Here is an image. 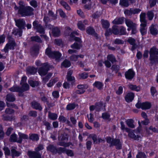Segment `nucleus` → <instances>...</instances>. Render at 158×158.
Wrapping results in <instances>:
<instances>
[{"label":"nucleus","instance_id":"obj_1","mask_svg":"<svg viewBox=\"0 0 158 158\" xmlns=\"http://www.w3.org/2000/svg\"><path fill=\"white\" fill-rule=\"evenodd\" d=\"M19 5L18 13L22 16H29L33 15V9L30 6H25L22 1L19 2Z\"/></svg>","mask_w":158,"mask_h":158},{"label":"nucleus","instance_id":"obj_2","mask_svg":"<svg viewBox=\"0 0 158 158\" xmlns=\"http://www.w3.org/2000/svg\"><path fill=\"white\" fill-rule=\"evenodd\" d=\"M35 63L37 66L42 65L43 66L42 67L39 69L38 71L39 74L41 76L45 75L48 71V64L47 63H45L42 65L40 61L39 60L36 61Z\"/></svg>","mask_w":158,"mask_h":158},{"label":"nucleus","instance_id":"obj_3","mask_svg":"<svg viewBox=\"0 0 158 158\" xmlns=\"http://www.w3.org/2000/svg\"><path fill=\"white\" fill-rule=\"evenodd\" d=\"M74 34L78 35L79 33L77 31H75L72 32L70 35L71 37L73 38L74 40L77 41V42H75L71 46V47L72 48L78 49H80L81 47V39L79 38L74 37L73 35Z\"/></svg>","mask_w":158,"mask_h":158},{"label":"nucleus","instance_id":"obj_4","mask_svg":"<svg viewBox=\"0 0 158 158\" xmlns=\"http://www.w3.org/2000/svg\"><path fill=\"white\" fill-rule=\"evenodd\" d=\"M125 23L126 26L128 27L127 28L128 31L131 30L132 34H135L137 33V25L135 23L129 19H126L125 20Z\"/></svg>","mask_w":158,"mask_h":158},{"label":"nucleus","instance_id":"obj_5","mask_svg":"<svg viewBox=\"0 0 158 158\" xmlns=\"http://www.w3.org/2000/svg\"><path fill=\"white\" fill-rule=\"evenodd\" d=\"M150 60L152 62H158V49L155 47L151 48L149 52Z\"/></svg>","mask_w":158,"mask_h":158},{"label":"nucleus","instance_id":"obj_6","mask_svg":"<svg viewBox=\"0 0 158 158\" xmlns=\"http://www.w3.org/2000/svg\"><path fill=\"white\" fill-rule=\"evenodd\" d=\"M45 53L49 57L55 59L56 60H58L61 56V54L58 52H52L49 48L46 49Z\"/></svg>","mask_w":158,"mask_h":158},{"label":"nucleus","instance_id":"obj_7","mask_svg":"<svg viewBox=\"0 0 158 158\" xmlns=\"http://www.w3.org/2000/svg\"><path fill=\"white\" fill-rule=\"evenodd\" d=\"M107 142L111 145H115L117 149H120L122 148V142L118 139L114 140L110 137H107L106 139Z\"/></svg>","mask_w":158,"mask_h":158},{"label":"nucleus","instance_id":"obj_8","mask_svg":"<svg viewBox=\"0 0 158 158\" xmlns=\"http://www.w3.org/2000/svg\"><path fill=\"white\" fill-rule=\"evenodd\" d=\"M15 46V44L14 40L12 38H10L8 43L6 44L4 49L2 51L4 52L5 53H7L8 52L9 49H13Z\"/></svg>","mask_w":158,"mask_h":158},{"label":"nucleus","instance_id":"obj_9","mask_svg":"<svg viewBox=\"0 0 158 158\" xmlns=\"http://www.w3.org/2000/svg\"><path fill=\"white\" fill-rule=\"evenodd\" d=\"M135 106L138 108H141L143 110H146L150 108L151 105L150 103L148 102L143 103L138 102L136 104Z\"/></svg>","mask_w":158,"mask_h":158},{"label":"nucleus","instance_id":"obj_10","mask_svg":"<svg viewBox=\"0 0 158 158\" xmlns=\"http://www.w3.org/2000/svg\"><path fill=\"white\" fill-rule=\"evenodd\" d=\"M48 28L51 29L53 35L55 37L59 36L60 35V31L59 29L57 27H53L50 24L47 25Z\"/></svg>","mask_w":158,"mask_h":158},{"label":"nucleus","instance_id":"obj_11","mask_svg":"<svg viewBox=\"0 0 158 158\" xmlns=\"http://www.w3.org/2000/svg\"><path fill=\"white\" fill-rule=\"evenodd\" d=\"M111 33H113L115 35L119 34V31L116 26H113L112 30H111L110 29L106 30L105 33V35L106 36H108L111 34Z\"/></svg>","mask_w":158,"mask_h":158},{"label":"nucleus","instance_id":"obj_12","mask_svg":"<svg viewBox=\"0 0 158 158\" xmlns=\"http://www.w3.org/2000/svg\"><path fill=\"white\" fill-rule=\"evenodd\" d=\"M78 90L75 91V93L77 94H81L84 93L85 90V89L88 88L87 85H77Z\"/></svg>","mask_w":158,"mask_h":158},{"label":"nucleus","instance_id":"obj_13","mask_svg":"<svg viewBox=\"0 0 158 158\" xmlns=\"http://www.w3.org/2000/svg\"><path fill=\"white\" fill-rule=\"evenodd\" d=\"M6 100L7 106L8 107H13L12 105L10 104L8 102H13L15 101V98L14 96L11 94H8L6 96Z\"/></svg>","mask_w":158,"mask_h":158},{"label":"nucleus","instance_id":"obj_14","mask_svg":"<svg viewBox=\"0 0 158 158\" xmlns=\"http://www.w3.org/2000/svg\"><path fill=\"white\" fill-rule=\"evenodd\" d=\"M135 95L132 92L127 93L125 96V101L128 102H131L134 99Z\"/></svg>","mask_w":158,"mask_h":158},{"label":"nucleus","instance_id":"obj_15","mask_svg":"<svg viewBox=\"0 0 158 158\" xmlns=\"http://www.w3.org/2000/svg\"><path fill=\"white\" fill-rule=\"evenodd\" d=\"M102 104L101 102H99L95 104V105L91 106L89 107V109L91 111L95 110L97 111L100 110L102 107Z\"/></svg>","mask_w":158,"mask_h":158},{"label":"nucleus","instance_id":"obj_16","mask_svg":"<svg viewBox=\"0 0 158 158\" xmlns=\"http://www.w3.org/2000/svg\"><path fill=\"white\" fill-rule=\"evenodd\" d=\"M135 73L131 69H129L125 73V76L126 78L130 80L134 77Z\"/></svg>","mask_w":158,"mask_h":158},{"label":"nucleus","instance_id":"obj_17","mask_svg":"<svg viewBox=\"0 0 158 158\" xmlns=\"http://www.w3.org/2000/svg\"><path fill=\"white\" fill-rule=\"evenodd\" d=\"M19 138L18 139L17 142L19 143H21L22 140L27 139L28 138V136L25 134L19 132L18 133Z\"/></svg>","mask_w":158,"mask_h":158},{"label":"nucleus","instance_id":"obj_18","mask_svg":"<svg viewBox=\"0 0 158 158\" xmlns=\"http://www.w3.org/2000/svg\"><path fill=\"white\" fill-rule=\"evenodd\" d=\"M27 154L31 158H41V155L38 152L29 151Z\"/></svg>","mask_w":158,"mask_h":158},{"label":"nucleus","instance_id":"obj_19","mask_svg":"<svg viewBox=\"0 0 158 158\" xmlns=\"http://www.w3.org/2000/svg\"><path fill=\"white\" fill-rule=\"evenodd\" d=\"M16 25L19 29H22L24 28L25 22L22 19H20L15 20Z\"/></svg>","mask_w":158,"mask_h":158},{"label":"nucleus","instance_id":"obj_20","mask_svg":"<svg viewBox=\"0 0 158 158\" xmlns=\"http://www.w3.org/2000/svg\"><path fill=\"white\" fill-rule=\"evenodd\" d=\"M127 86L129 89L136 92L139 91L141 89L139 86H137L135 85H133L131 84H128Z\"/></svg>","mask_w":158,"mask_h":158},{"label":"nucleus","instance_id":"obj_21","mask_svg":"<svg viewBox=\"0 0 158 158\" xmlns=\"http://www.w3.org/2000/svg\"><path fill=\"white\" fill-rule=\"evenodd\" d=\"M147 25V23H141L140 25V31L142 35H143L147 32V28L146 27Z\"/></svg>","mask_w":158,"mask_h":158},{"label":"nucleus","instance_id":"obj_22","mask_svg":"<svg viewBox=\"0 0 158 158\" xmlns=\"http://www.w3.org/2000/svg\"><path fill=\"white\" fill-rule=\"evenodd\" d=\"M94 87L97 88L99 90H101L103 88V83L99 81H96L93 84Z\"/></svg>","mask_w":158,"mask_h":158},{"label":"nucleus","instance_id":"obj_23","mask_svg":"<svg viewBox=\"0 0 158 158\" xmlns=\"http://www.w3.org/2000/svg\"><path fill=\"white\" fill-rule=\"evenodd\" d=\"M72 73V71L71 70L68 72L66 78L68 81H72L73 82L75 81V78L74 77L71 76Z\"/></svg>","mask_w":158,"mask_h":158},{"label":"nucleus","instance_id":"obj_24","mask_svg":"<svg viewBox=\"0 0 158 158\" xmlns=\"http://www.w3.org/2000/svg\"><path fill=\"white\" fill-rule=\"evenodd\" d=\"M124 19V18L123 17L116 18L112 21V23L114 24H121L123 23Z\"/></svg>","mask_w":158,"mask_h":158},{"label":"nucleus","instance_id":"obj_25","mask_svg":"<svg viewBox=\"0 0 158 158\" xmlns=\"http://www.w3.org/2000/svg\"><path fill=\"white\" fill-rule=\"evenodd\" d=\"M36 72V69L33 67H28L27 69V74H34Z\"/></svg>","mask_w":158,"mask_h":158},{"label":"nucleus","instance_id":"obj_26","mask_svg":"<svg viewBox=\"0 0 158 158\" xmlns=\"http://www.w3.org/2000/svg\"><path fill=\"white\" fill-rule=\"evenodd\" d=\"M22 31L21 29H14L12 34L17 36V37L21 36Z\"/></svg>","mask_w":158,"mask_h":158},{"label":"nucleus","instance_id":"obj_27","mask_svg":"<svg viewBox=\"0 0 158 158\" xmlns=\"http://www.w3.org/2000/svg\"><path fill=\"white\" fill-rule=\"evenodd\" d=\"M90 1L91 0H82V2L83 3L85 4L88 3L89 4V5L86 4L85 5V7L88 9L93 7V5H94Z\"/></svg>","mask_w":158,"mask_h":158},{"label":"nucleus","instance_id":"obj_28","mask_svg":"<svg viewBox=\"0 0 158 158\" xmlns=\"http://www.w3.org/2000/svg\"><path fill=\"white\" fill-rule=\"evenodd\" d=\"M31 106L34 108L41 110L42 109V107L40 105L35 101H33L31 103Z\"/></svg>","mask_w":158,"mask_h":158},{"label":"nucleus","instance_id":"obj_29","mask_svg":"<svg viewBox=\"0 0 158 158\" xmlns=\"http://www.w3.org/2000/svg\"><path fill=\"white\" fill-rule=\"evenodd\" d=\"M150 31L151 33L154 35L157 34L158 32L157 29L155 27V25L153 24H152L150 27Z\"/></svg>","mask_w":158,"mask_h":158},{"label":"nucleus","instance_id":"obj_30","mask_svg":"<svg viewBox=\"0 0 158 158\" xmlns=\"http://www.w3.org/2000/svg\"><path fill=\"white\" fill-rule=\"evenodd\" d=\"M127 41L131 45H132V49L133 50L134 49L136 48L137 45L135 44V40L134 39L131 38H130Z\"/></svg>","mask_w":158,"mask_h":158},{"label":"nucleus","instance_id":"obj_31","mask_svg":"<svg viewBox=\"0 0 158 158\" xmlns=\"http://www.w3.org/2000/svg\"><path fill=\"white\" fill-rule=\"evenodd\" d=\"M9 90L12 92H17L19 93V96H21V88L18 86H14L9 89Z\"/></svg>","mask_w":158,"mask_h":158},{"label":"nucleus","instance_id":"obj_32","mask_svg":"<svg viewBox=\"0 0 158 158\" xmlns=\"http://www.w3.org/2000/svg\"><path fill=\"white\" fill-rule=\"evenodd\" d=\"M128 136L135 140H139L141 139L140 137L138 136V135L137 136L135 135L132 131L129 132L128 134Z\"/></svg>","mask_w":158,"mask_h":158},{"label":"nucleus","instance_id":"obj_33","mask_svg":"<svg viewBox=\"0 0 158 158\" xmlns=\"http://www.w3.org/2000/svg\"><path fill=\"white\" fill-rule=\"evenodd\" d=\"M47 149L48 151L53 153H56L57 151L56 147L51 145H49L47 147Z\"/></svg>","mask_w":158,"mask_h":158},{"label":"nucleus","instance_id":"obj_34","mask_svg":"<svg viewBox=\"0 0 158 158\" xmlns=\"http://www.w3.org/2000/svg\"><path fill=\"white\" fill-rule=\"evenodd\" d=\"M38 50V47L37 46H33L31 49V55H35L37 54Z\"/></svg>","mask_w":158,"mask_h":158},{"label":"nucleus","instance_id":"obj_35","mask_svg":"<svg viewBox=\"0 0 158 158\" xmlns=\"http://www.w3.org/2000/svg\"><path fill=\"white\" fill-rule=\"evenodd\" d=\"M22 87L21 88V93L29 89V86L27 83L22 84Z\"/></svg>","mask_w":158,"mask_h":158},{"label":"nucleus","instance_id":"obj_36","mask_svg":"<svg viewBox=\"0 0 158 158\" xmlns=\"http://www.w3.org/2000/svg\"><path fill=\"white\" fill-rule=\"evenodd\" d=\"M29 138L32 141H37L39 139V137L37 134H33L30 135Z\"/></svg>","mask_w":158,"mask_h":158},{"label":"nucleus","instance_id":"obj_37","mask_svg":"<svg viewBox=\"0 0 158 158\" xmlns=\"http://www.w3.org/2000/svg\"><path fill=\"white\" fill-rule=\"evenodd\" d=\"M133 120L131 119H128L126 121L127 125L130 127L134 128L135 127V125L133 124Z\"/></svg>","mask_w":158,"mask_h":158},{"label":"nucleus","instance_id":"obj_38","mask_svg":"<svg viewBox=\"0 0 158 158\" xmlns=\"http://www.w3.org/2000/svg\"><path fill=\"white\" fill-rule=\"evenodd\" d=\"M48 117L50 119L54 120L57 118L58 116L56 114L52 113L49 112H48Z\"/></svg>","mask_w":158,"mask_h":158},{"label":"nucleus","instance_id":"obj_39","mask_svg":"<svg viewBox=\"0 0 158 158\" xmlns=\"http://www.w3.org/2000/svg\"><path fill=\"white\" fill-rule=\"evenodd\" d=\"M70 62L67 60H65L61 63V67H63L65 68H67L70 67Z\"/></svg>","mask_w":158,"mask_h":158},{"label":"nucleus","instance_id":"obj_40","mask_svg":"<svg viewBox=\"0 0 158 158\" xmlns=\"http://www.w3.org/2000/svg\"><path fill=\"white\" fill-rule=\"evenodd\" d=\"M58 81V79L57 77L52 79L47 84V85L48 87H51Z\"/></svg>","mask_w":158,"mask_h":158},{"label":"nucleus","instance_id":"obj_41","mask_svg":"<svg viewBox=\"0 0 158 158\" xmlns=\"http://www.w3.org/2000/svg\"><path fill=\"white\" fill-rule=\"evenodd\" d=\"M107 59L111 63H114L116 61V59L114 56L112 54L108 55L107 56Z\"/></svg>","mask_w":158,"mask_h":158},{"label":"nucleus","instance_id":"obj_42","mask_svg":"<svg viewBox=\"0 0 158 158\" xmlns=\"http://www.w3.org/2000/svg\"><path fill=\"white\" fill-rule=\"evenodd\" d=\"M2 119L5 120L11 121L15 119V117L13 116H8L3 115L2 116Z\"/></svg>","mask_w":158,"mask_h":158},{"label":"nucleus","instance_id":"obj_43","mask_svg":"<svg viewBox=\"0 0 158 158\" xmlns=\"http://www.w3.org/2000/svg\"><path fill=\"white\" fill-rule=\"evenodd\" d=\"M120 4L123 6L127 7L129 5L128 2L127 0H120Z\"/></svg>","mask_w":158,"mask_h":158},{"label":"nucleus","instance_id":"obj_44","mask_svg":"<svg viewBox=\"0 0 158 158\" xmlns=\"http://www.w3.org/2000/svg\"><path fill=\"white\" fill-rule=\"evenodd\" d=\"M18 139L17 138V135L14 133L11 135L10 140L11 142H17Z\"/></svg>","mask_w":158,"mask_h":158},{"label":"nucleus","instance_id":"obj_45","mask_svg":"<svg viewBox=\"0 0 158 158\" xmlns=\"http://www.w3.org/2000/svg\"><path fill=\"white\" fill-rule=\"evenodd\" d=\"M102 27L104 28H107L110 26L109 23L106 20H102Z\"/></svg>","mask_w":158,"mask_h":158},{"label":"nucleus","instance_id":"obj_46","mask_svg":"<svg viewBox=\"0 0 158 158\" xmlns=\"http://www.w3.org/2000/svg\"><path fill=\"white\" fill-rule=\"evenodd\" d=\"M146 14L144 13H141L140 15V21L141 23H147L145 19Z\"/></svg>","mask_w":158,"mask_h":158},{"label":"nucleus","instance_id":"obj_47","mask_svg":"<svg viewBox=\"0 0 158 158\" xmlns=\"http://www.w3.org/2000/svg\"><path fill=\"white\" fill-rule=\"evenodd\" d=\"M147 15L149 20H152L154 16L153 11L151 10L148 11L147 13Z\"/></svg>","mask_w":158,"mask_h":158},{"label":"nucleus","instance_id":"obj_48","mask_svg":"<svg viewBox=\"0 0 158 158\" xmlns=\"http://www.w3.org/2000/svg\"><path fill=\"white\" fill-rule=\"evenodd\" d=\"M76 106L75 104L74 103H70L68 104L66 107L67 110H71L74 109Z\"/></svg>","mask_w":158,"mask_h":158},{"label":"nucleus","instance_id":"obj_49","mask_svg":"<svg viewBox=\"0 0 158 158\" xmlns=\"http://www.w3.org/2000/svg\"><path fill=\"white\" fill-rule=\"evenodd\" d=\"M28 82L30 85L33 87L37 86L39 85V82L37 81L30 80Z\"/></svg>","mask_w":158,"mask_h":158},{"label":"nucleus","instance_id":"obj_50","mask_svg":"<svg viewBox=\"0 0 158 158\" xmlns=\"http://www.w3.org/2000/svg\"><path fill=\"white\" fill-rule=\"evenodd\" d=\"M11 154L13 157V156H18L20 154V153L17 151L15 149H12L11 150Z\"/></svg>","mask_w":158,"mask_h":158},{"label":"nucleus","instance_id":"obj_51","mask_svg":"<svg viewBox=\"0 0 158 158\" xmlns=\"http://www.w3.org/2000/svg\"><path fill=\"white\" fill-rule=\"evenodd\" d=\"M58 120L62 122H66L68 123H69V121L63 116H60Z\"/></svg>","mask_w":158,"mask_h":158},{"label":"nucleus","instance_id":"obj_52","mask_svg":"<svg viewBox=\"0 0 158 158\" xmlns=\"http://www.w3.org/2000/svg\"><path fill=\"white\" fill-rule=\"evenodd\" d=\"M60 3L66 10H70V7L69 6V5L65 2L61 1L60 2Z\"/></svg>","mask_w":158,"mask_h":158},{"label":"nucleus","instance_id":"obj_53","mask_svg":"<svg viewBox=\"0 0 158 158\" xmlns=\"http://www.w3.org/2000/svg\"><path fill=\"white\" fill-rule=\"evenodd\" d=\"M126 34V30L125 28L123 27H121L120 29V31H119V35H124Z\"/></svg>","mask_w":158,"mask_h":158},{"label":"nucleus","instance_id":"obj_54","mask_svg":"<svg viewBox=\"0 0 158 158\" xmlns=\"http://www.w3.org/2000/svg\"><path fill=\"white\" fill-rule=\"evenodd\" d=\"M31 40L38 42H41V40L39 37L37 36H32L31 37Z\"/></svg>","mask_w":158,"mask_h":158},{"label":"nucleus","instance_id":"obj_55","mask_svg":"<svg viewBox=\"0 0 158 158\" xmlns=\"http://www.w3.org/2000/svg\"><path fill=\"white\" fill-rule=\"evenodd\" d=\"M77 26L78 28L81 30H84L85 29V27L81 21H79L77 23Z\"/></svg>","mask_w":158,"mask_h":158},{"label":"nucleus","instance_id":"obj_56","mask_svg":"<svg viewBox=\"0 0 158 158\" xmlns=\"http://www.w3.org/2000/svg\"><path fill=\"white\" fill-rule=\"evenodd\" d=\"M123 88L122 86L118 87V89L116 91V93L117 95H120L123 93Z\"/></svg>","mask_w":158,"mask_h":158},{"label":"nucleus","instance_id":"obj_57","mask_svg":"<svg viewBox=\"0 0 158 158\" xmlns=\"http://www.w3.org/2000/svg\"><path fill=\"white\" fill-rule=\"evenodd\" d=\"M95 32L94 30L92 27H89L86 30V32L89 34L93 35Z\"/></svg>","mask_w":158,"mask_h":158},{"label":"nucleus","instance_id":"obj_58","mask_svg":"<svg viewBox=\"0 0 158 158\" xmlns=\"http://www.w3.org/2000/svg\"><path fill=\"white\" fill-rule=\"evenodd\" d=\"M52 73H49L47 76L43 79V81L44 83H46L48 81L49 79L52 76Z\"/></svg>","mask_w":158,"mask_h":158},{"label":"nucleus","instance_id":"obj_59","mask_svg":"<svg viewBox=\"0 0 158 158\" xmlns=\"http://www.w3.org/2000/svg\"><path fill=\"white\" fill-rule=\"evenodd\" d=\"M14 111L11 109L7 108L6 109L5 113L6 114H11L14 113Z\"/></svg>","mask_w":158,"mask_h":158},{"label":"nucleus","instance_id":"obj_60","mask_svg":"<svg viewBox=\"0 0 158 158\" xmlns=\"http://www.w3.org/2000/svg\"><path fill=\"white\" fill-rule=\"evenodd\" d=\"M151 92L152 95L154 96L155 95H156L157 92L155 87H152L151 88Z\"/></svg>","mask_w":158,"mask_h":158},{"label":"nucleus","instance_id":"obj_61","mask_svg":"<svg viewBox=\"0 0 158 158\" xmlns=\"http://www.w3.org/2000/svg\"><path fill=\"white\" fill-rule=\"evenodd\" d=\"M141 10L138 8H135L134 9L131 8L132 15L138 14L141 11Z\"/></svg>","mask_w":158,"mask_h":158},{"label":"nucleus","instance_id":"obj_62","mask_svg":"<svg viewBox=\"0 0 158 158\" xmlns=\"http://www.w3.org/2000/svg\"><path fill=\"white\" fill-rule=\"evenodd\" d=\"M137 158H146L145 154L143 152H139L136 156Z\"/></svg>","mask_w":158,"mask_h":158},{"label":"nucleus","instance_id":"obj_63","mask_svg":"<svg viewBox=\"0 0 158 158\" xmlns=\"http://www.w3.org/2000/svg\"><path fill=\"white\" fill-rule=\"evenodd\" d=\"M87 117L89 122H92L94 121V115L91 113H90L89 115H87Z\"/></svg>","mask_w":158,"mask_h":158},{"label":"nucleus","instance_id":"obj_64","mask_svg":"<svg viewBox=\"0 0 158 158\" xmlns=\"http://www.w3.org/2000/svg\"><path fill=\"white\" fill-rule=\"evenodd\" d=\"M124 14L127 16H130L132 15L131 13V8L130 10H125L124 11Z\"/></svg>","mask_w":158,"mask_h":158}]
</instances>
